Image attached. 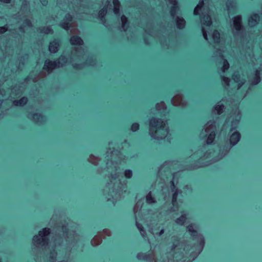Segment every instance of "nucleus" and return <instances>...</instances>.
Returning a JSON list of instances; mask_svg holds the SVG:
<instances>
[{
  "label": "nucleus",
  "mask_w": 262,
  "mask_h": 262,
  "mask_svg": "<svg viewBox=\"0 0 262 262\" xmlns=\"http://www.w3.org/2000/svg\"><path fill=\"white\" fill-rule=\"evenodd\" d=\"M111 235V232L110 230L105 229L102 232H99L97 235L94 236L91 241V244L93 246H98L101 243L102 238H104L105 236H110Z\"/></svg>",
  "instance_id": "39448f33"
},
{
  "label": "nucleus",
  "mask_w": 262,
  "mask_h": 262,
  "mask_svg": "<svg viewBox=\"0 0 262 262\" xmlns=\"http://www.w3.org/2000/svg\"><path fill=\"white\" fill-rule=\"evenodd\" d=\"M163 101H161L160 102H157L155 104V108L157 109L160 108L161 107V106L163 104Z\"/></svg>",
  "instance_id": "09e8293b"
},
{
  "label": "nucleus",
  "mask_w": 262,
  "mask_h": 262,
  "mask_svg": "<svg viewBox=\"0 0 262 262\" xmlns=\"http://www.w3.org/2000/svg\"><path fill=\"white\" fill-rule=\"evenodd\" d=\"M51 233V230L45 228L40 231L38 235H35L33 238V245L37 248H46L48 246L49 239L48 236Z\"/></svg>",
  "instance_id": "f03ea898"
},
{
  "label": "nucleus",
  "mask_w": 262,
  "mask_h": 262,
  "mask_svg": "<svg viewBox=\"0 0 262 262\" xmlns=\"http://www.w3.org/2000/svg\"><path fill=\"white\" fill-rule=\"evenodd\" d=\"M173 245L171 248L172 251H174L177 249H181L184 245V243L180 241L177 236H173L172 237Z\"/></svg>",
  "instance_id": "ddd939ff"
},
{
  "label": "nucleus",
  "mask_w": 262,
  "mask_h": 262,
  "mask_svg": "<svg viewBox=\"0 0 262 262\" xmlns=\"http://www.w3.org/2000/svg\"><path fill=\"white\" fill-rule=\"evenodd\" d=\"M169 129L167 120L152 117L149 122V134L154 139L161 140L169 134Z\"/></svg>",
  "instance_id": "f257e3e1"
},
{
  "label": "nucleus",
  "mask_w": 262,
  "mask_h": 262,
  "mask_svg": "<svg viewBox=\"0 0 262 262\" xmlns=\"http://www.w3.org/2000/svg\"><path fill=\"white\" fill-rule=\"evenodd\" d=\"M197 227L194 224H191L187 227V231L190 233L193 239L196 240L199 244L201 250L203 249L205 245V239L203 236L199 233L196 230Z\"/></svg>",
  "instance_id": "20e7f679"
},
{
  "label": "nucleus",
  "mask_w": 262,
  "mask_h": 262,
  "mask_svg": "<svg viewBox=\"0 0 262 262\" xmlns=\"http://www.w3.org/2000/svg\"><path fill=\"white\" fill-rule=\"evenodd\" d=\"M241 134L237 131H234L230 136V142L232 145H234L237 143L241 139Z\"/></svg>",
  "instance_id": "f8f14e48"
},
{
  "label": "nucleus",
  "mask_w": 262,
  "mask_h": 262,
  "mask_svg": "<svg viewBox=\"0 0 262 262\" xmlns=\"http://www.w3.org/2000/svg\"><path fill=\"white\" fill-rule=\"evenodd\" d=\"M232 78L235 81H238L240 79V75L239 74L233 75Z\"/></svg>",
  "instance_id": "49530a36"
},
{
  "label": "nucleus",
  "mask_w": 262,
  "mask_h": 262,
  "mask_svg": "<svg viewBox=\"0 0 262 262\" xmlns=\"http://www.w3.org/2000/svg\"><path fill=\"white\" fill-rule=\"evenodd\" d=\"M202 32H203V36L205 38H207V32L204 29H203L202 30Z\"/></svg>",
  "instance_id": "5fc2aeb1"
},
{
  "label": "nucleus",
  "mask_w": 262,
  "mask_h": 262,
  "mask_svg": "<svg viewBox=\"0 0 262 262\" xmlns=\"http://www.w3.org/2000/svg\"><path fill=\"white\" fill-rule=\"evenodd\" d=\"M107 13V9L106 8H103L99 12V17L100 20L103 22L106 21L105 15Z\"/></svg>",
  "instance_id": "aec40b11"
},
{
  "label": "nucleus",
  "mask_w": 262,
  "mask_h": 262,
  "mask_svg": "<svg viewBox=\"0 0 262 262\" xmlns=\"http://www.w3.org/2000/svg\"><path fill=\"white\" fill-rule=\"evenodd\" d=\"M260 15L258 13H254L249 18L248 21L249 23L255 24L257 23V19H258Z\"/></svg>",
  "instance_id": "a878e982"
},
{
  "label": "nucleus",
  "mask_w": 262,
  "mask_h": 262,
  "mask_svg": "<svg viewBox=\"0 0 262 262\" xmlns=\"http://www.w3.org/2000/svg\"><path fill=\"white\" fill-rule=\"evenodd\" d=\"M182 191L180 190L177 189L172 195V203L173 206L177 204V197L179 193H182Z\"/></svg>",
  "instance_id": "4be33fe9"
},
{
  "label": "nucleus",
  "mask_w": 262,
  "mask_h": 262,
  "mask_svg": "<svg viewBox=\"0 0 262 262\" xmlns=\"http://www.w3.org/2000/svg\"><path fill=\"white\" fill-rule=\"evenodd\" d=\"M203 5V1H202L199 5H198L194 8L193 14L195 16H199L200 15L202 8Z\"/></svg>",
  "instance_id": "393cba45"
},
{
  "label": "nucleus",
  "mask_w": 262,
  "mask_h": 262,
  "mask_svg": "<svg viewBox=\"0 0 262 262\" xmlns=\"http://www.w3.org/2000/svg\"><path fill=\"white\" fill-rule=\"evenodd\" d=\"M120 10V7H114V12L115 14H117L119 13Z\"/></svg>",
  "instance_id": "8fccbe9b"
},
{
  "label": "nucleus",
  "mask_w": 262,
  "mask_h": 262,
  "mask_svg": "<svg viewBox=\"0 0 262 262\" xmlns=\"http://www.w3.org/2000/svg\"><path fill=\"white\" fill-rule=\"evenodd\" d=\"M19 29L21 32H23L24 31V27L22 26L19 27Z\"/></svg>",
  "instance_id": "bf43d9fd"
},
{
  "label": "nucleus",
  "mask_w": 262,
  "mask_h": 262,
  "mask_svg": "<svg viewBox=\"0 0 262 262\" xmlns=\"http://www.w3.org/2000/svg\"><path fill=\"white\" fill-rule=\"evenodd\" d=\"M0 115H6L4 113H0ZM8 115H23V114H18V113H13V114H9ZM23 115H46V114H43L42 113H29L27 114H23ZM48 115H58L55 113H49ZM66 115H73V114H66ZM74 115H86V114H75ZM90 115H136V114H91Z\"/></svg>",
  "instance_id": "0eeeda50"
},
{
  "label": "nucleus",
  "mask_w": 262,
  "mask_h": 262,
  "mask_svg": "<svg viewBox=\"0 0 262 262\" xmlns=\"http://www.w3.org/2000/svg\"><path fill=\"white\" fill-rule=\"evenodd\" d=\"M172 162H165L160 167V170H162L165 167H169L171 165H172Z\"/></svg>",
  "instance_id": "4c0bfd02"
},
{
  "label": "nucleus",
  "mask_w": 262,
  "mask_h": 262,
  "mask_svg": "<svg viewBox=\"0 0 262 262\" xmlns=\"http://www.w3.org/2000/svg\"><path fill=\"white\" fill-rule=\"evenodd\" d=\"M8 31V26L5 25L2 27H0V34H3Z\"/></svg>",
  "instance_id": "e433bc0d"
},
{
  "label": "nucleus",
  "mask_w": 262,
  "mask_h": 262,
  "mask_svg": "<svg viewBox=\"0 0 262 262\" xmlns=\"http://www.w3.org/2000/svg\"><path fill=\"white\" fill-rule=\"evenodd\" d=\"M28 99L26 96H23L19 99H15L13 101L12 104L16 107H23L27 104Z\"/></svg>",
  "instance_id": "9b49d317"
},
{
  "label": "nucleus",
  "mask_w": 262,
  "mask_h": 262,
  "mask_svg": "<svg viewBox=\"0 0 262 262\" xmlns=\"http://www.w3.org/2000/svg\"><path fill=\"white\" fill-rule=\"evenodd\" d=\"M59 41L58 39H54L50 43L49 50L51 53H56L58 50Z\"/></svg>",
  "instance_id": "2eb2a0df"
},
{
  "label": "nucleus",
  "mask_w": 262,
  "mask_h": 262,
  "mask_svg": "<svg viewBox=\"0 0 262 262\" xmlns=\"http://www.w3.org/2000/svg\"><path fill=\"white\" fill-rule=\"evenodd\" d=\"M31 79H32V76H30V75H28V76H27V77L25 78V81H29V80H30Z\"/></svg>",
  "instance_id": "6e6d98bb"
},
{
  "label": "nucleus",
  "mask_w": 262,
  "mask_h": 262,
  "mask_svg": "<svg viewBox=\"0 0 262 262\" xmlns=\"http://www.w3.org/2000/svg\"><path fill=\"white\" fill-rule=\"evenodd\" d=\"M229 150H230V148H228V149H226V152L225 153L224 155H226L228 152Z\"/></svg>",
  "instance_id": "680f3d73"
},
{
  "label": "nucleus",
  "mask_w": 262,
  "mask_h": 262,
  "mask_svg": "<svg viewBox=\"0 0 262 262\" xmlns=\"http://www.w3.org/2000/svg\"><path fill=\"white\" fill-rule=\"evenodd\" d=\"M171 184H172L173 186H174V182H173V181H171Z\"/></svg>",
  "instance_id": "e2e57ef3"
},
{
  "label": "nucleus",
  "mask_w": 262,
  "mask_h": 262,
  "mask_svg": "<svg viewBox=\"0 0 262 262\" xmlns=\"http://www.w3.org/2000/svg\"><path fill=\"white\" fill-rule=\"evenodd\" d=\"M229 63L228 60L226 59H224L223 60V70L225 71V70H228L229 68Z\"/></svg>",
  "instance_id": "473e14b6"
},
{
  "label": "nucleus",
  "mask_w": 262,
  "mask_h": 262,
  "mask_svg": "<svg viewBox=\"0 0 262 262\" xmlns=\"http://www.w3.org/2000/svg\"><path fill=\"white\" fill-rule=\"evenodd\" d=\"M32 117L31 119L34 120L36 124H40L45 120L46 116H30Z\"/></svg>",
  "instance_id": "a211bd4d"
},
{
  "label": "nucleus",
  "mask_w": 262,
  "mask_h": 262,
  "mask_svg": "<svg viewBox=\"0 0 262 262\" xmlns=\"http://www.w3.org/2000/svg\"><path fill=\"white\" fill-rule=\"evenodd\" d=\"M213 37L215 40H216V41L219 40L220 39V32L217 30L214 31L213 32Z\"/></svg>",
  "instance_id": "72a5a7b5"
},
{
  "label": "nucleus",
  "mask_w": 262,
  "mask_h": 262,
  "mask_svg": "<svg viewBox=\"0 0 262 262\" xmlns=\"http://www.w3.org/2000/svg\"><path fill=\"white\" fill-rule=\"evenodd\" d=\"M119 174L118 173H115L114 175L111 174L110 180L111 183H114L115 185V181L118 180L120 181L119 179Z\"/></svg>",
  "instance_id": "7c9ffc66"
},
{
  "label": "nucleus",
  "mask_w": 262,
  "mask_h": 262,
  "mask_svg": "<svg viewBox=\"0 0 262 262\" xmlns=\"http://www.w3.org/2000/svg\"><path fill=\"white\" fill-rule=\"evenodd\" d=\"M138 208H139V206H138V203H137L135 205L134 208V211L135 213H136L138 211Z\"/></svg>",
  "instance_id": "3c124183"
},
{
  "label": "nucleus",
  "mask_w": 262,
  "mask_h": 262,
  "mask_svg": "<svg viewBox=\"0 0 262 262\" xmlns=\"http://www.w3.org/2000/svg\"><path fill=\"white\" fill-rule=\"evenodd\" d=\"M234 27L237 32H241L244 30L242 24V18L241 15H237L233 18Z\"/></svg>",
  "instance_id": "9d476101"
},
{
  "label": "nucleus",
  "mask_w": 262,
  "mask_h": 262,
  "mask_svg": "<svg viewBox=\"0 0 262 262\" xmlns=\"http://www.w3.org/2000/svg\"><path fill=\"white\" fill-rule=\"evenodd\" d=\"M136 224L137 227L139 230L142 236L143 237H145L146 234V233L145 230L144 229V228L142 226V225L141 224H140V223H138L137 222H136Z\"/></svg>",
  "instance_id": "cd10ccee"
},
{
  "label": "nucleus",
  "mask_w": 262,
  "mask_h": 262,
  "mask_svg": "<svg viewBox=\"0 0 262 262\" xmlns=\"http://www.w3.org/2000/svg\"><path fill=\"white\" fill-rule=\"evenodd\" d=\"M67 227L68 225L67 224L62 225L61 227V231L63 232L62 236L66 239L70 237Z\"/></svg>",
  "instance_id": "b1692460"
},
{
  "label": "nucleus",
  "mask_w": 262,
  "mask_h": 262,
  "mask_svg": "<svg viewBox=\"0 0 262 262\" xmlns=\"http://www.w3.org/2000/svg\"><path fill=\"white\" fill-rule=\"evenodd\" d=\"M60 59L64 62H66L67 60V58H66V57L65 56H63V55H61L60 56Z\"/></svg>",
  "instance_id": "603ef678"
},
{
  "label": "nucleus",
  "mask_w": 262,
  "mask_h": 262,
  "mask_svg": "<svg viewBox=\"0 0 262 262\" xmlns=\"http://www.w3.org/2000/svg\"><path fill=\"white\" fill-rule=\"evenodd\" d=\"M88 160L90 163L93 164L95 165H98L100 159L92 155L90 156Z\"/></svg>",
  "instance_id": "bb28decb"
},
{
  "label": "nucleus",
  "mask_w": 262,
  "mask_h": 262,
  "mask_svg": "<svg viewBox=\"0 0 262 262\" xmlns=\"http://www.w3.org/2000/svg\"><path fill=\"white\" fill-rule=\"evenodd\" d=\"M214 109L216 111L217 115H226V114H223V110L224 109V105L221 102L218 101L213 106ZM228 115H243L241 113H238L237 114H229ZM244 115H262V114H245Z\"/></svg>",
  "instance_id": "6e6552de"
},
{
  "label": "nucleus",
  "mask_w": 262,
  "mask_h": 262,
  "mask_svg": "<svg viewBox=\"0 0 262 262\" xmlns=\"http://www.w3.org/2000/svg\"><path fill=\"white\" fill-rule=\"evenodd\" d=\"M203 166L202 165H193V166H189L188 167H187L186 168H185V169L186 170H193V169H197L199 167H202Z\"/></svg>",
  "instance_id": "a19ab883"
},
{
  "label": "nucleus",
  "mask_w": 262,
  "mask_h": 262,
  "mask_svg": "<svg viewBox=\"0 0 262 262\" xmlns=\"http://www.w3.org/2000/svg\"><path fill=\"white\" fill-rule=\"evenodd\" d=\"M59 26L65 30H69L70 28V24L67 21H63L60 23Z\"/></svg>",
  "instance_id": "c756f323"
},
{
  "label": "nucleus",
  "mask_w": 262,
  "mask_h": 262,
  "mask_svg": "<svg viewBox=\"0 0 262 262\" xmlns=\"http://www.w3.org/2000/svg\"><path fill=\"white\" fill-rule=\"evenodd\" d=\"M216 127L214 121H209L205 125L204 134L207 137L206 143L210 144L213 143L216 136Z\"/></svg>",
  "instance_id": "7ed1b4c3"
},
{
  "label": "nucleus",
  "mask_w": 262,
  "mask_h": 262,
  "mask_svg": "<svg viewBox=\"0 0 262 262\" xmlns=\"http://www.w3.org/2000/svg\"><path fill=\"white\" fill-rule=\"evenodd\" d=\"M132 176H133V173H132V170H129V169L125 170V171H124V176L126 178H127V179L131 178Z\"/></svg>",
  "instance_id": "f704fd0d"
},
{
  "label": "nucleus",
  "mask_w": 262,
  "mask_h": 262,
  "mask_svg": "<svg viewBox=\"0 0 262 262\" xmlns=\"http://www.w3.org/2000/svg\"><path fill=\"white\" fill-rule=\"evenodd\" d=\"M146 202L148 204H151L156 202V200L154 196H152L151 191L149 192L146 196Z\"/></svg>",
  "instance_id": "6ab92c4d"
},
{
  "label": "nucleus",
  "mask_w": 262,
  "mask_h": 262,
  "mask_svg": "<svg viewBox=\"0 0 262 262\" xmlns=\"http://www.w3.org/2000/svg\"><path fill=\"white\" fill-rule=\"evenodd\" d=\"M72 16L70 14H68L65 16L64 17V21H67V22H69L70 24L72 21Z\"/></svg>",
  "instance_id": "58836bf2"
},
{
  "label": "nucleus",
  "mask_w": 262,
  "mask_h": 262,
  "mask_svg": "<svg viewBox=\"0 0 262 262\" xmlns=\"http://www.w3.org/2000/svg\"><path fill=\"white\" fill-rule=\"evenodd\" d=\"M164 229H161V231L159 232V235H162L164 233Z\"/></svg>",
  "instance_id": "13d9d810"
},
{
  "label": "nucleus",
  "mask_w": 262,
  "mask_h": 262,
  "mask_svg": "<svg viewBox=\"0 0 262 262\" xmlns=\"http://www.w3.org/2000/svg\"><path fill=\"white\" fill-rule=\"evenodd\" d=\"M24 24L25 25V26L31 27L32 26V23L31 20L29 19H26L24 20Z\"/></svg>",
  "instance_id": "79ce46f5"
},
{
  "label": "nucleus",
  "mask_w": 262,
  "mask_h": 262,
  "mask_svg": "<svg viewBox=\"0 0 262 262\" xmlns=\"http://www.w3.org/2000/svg\"><path fill=\"white\" fill-rule=\"evenodd\" d=\"M176 26L180 30H183L186 26V21L182 17H177L176 18Z\"/></svg>",
  "instance_id": "dca6fc26"
},
{
  "label": "nucleus",
  "mask_w": 262,
  "mask_h": 262,
  "mask_svg": "<svg viewBox=\"0 0 262 262\" xmlns=\"http://www.w3.org/2000/svg\"><path fill=\"white\" fill-rule=\"evenodd\" d=\"M74 69L76 70H80L82 68V64H77L75 63L73 65Z\"/></svg>",
  "instance_id": "a18cd8bd"
},
{
  "label": "nucleus",
  "mask_w": 262,
  "mask_h": 262,
  "mask_svg": "<svg viewBox=\"0 0 262 262\" xmlns=\"http://www.w3.org/2000/svg\"><path fill=\"white\" fill-rule=\"evenodd\" d=\"M89 61L90 62H93V58H89Z\"/></svg>",
  "instance_id": "052dcab7"
},
{
  "label": "nucleus",
  "mask_w": 262,
  "mask_h": 262,
  "mask_svg": "<svg viewBox=\"0 0 262 262\" xmlns=\"http://www.w3.org/2000/svg\"><path fill=\"white\" fill-rule=\"evenodd\" d=\"M222 79L226 84H228L229 82V79L228 77L223 76H222Z\"/></svg>",
  "instance_id": "de8ad7c7"
},
{
  "label": "nucleus",
  "mask_w": 262,
  "mask_h": 262,
  "mask_svg": "<svg viewBox=\"0 0 262 262\" xmlns=\"http://www.w3.org/2000/svg\"><path fill=\"white\" fill-rule=\"evenodd\" d=\"M113 4L114 7H120V3L119 0H113Z\"/></svg>",
  "instance_id": "c03bdc74"
},
{
  "label": "nucleus",
  "mask_w": 262,
  "mask_h": 262,
  "mask_svg": "<svg viewBox=\"0 0 262 262\" xmlns=\"http://www.w3.org/2000/svg\"><path fill=\"white\" fill-rule=\"evenodd\" d=\"M171 15H173L174 12H175V9H174V7H172L171 9Z\"/></svg>",
  "instance_id": "4d7b16f0"
},
{
  "label": "nucleus",
  "mask_w": 262,
  "mask_h": 262,
  "mask_svg": "<svg viewBox=\"0 0 262 262\" xmlns=\"http://www.w3.org/2000/svg\"><path fill=\"white\" fill-rule=\"evenodd\" d=\"M206 25L207 27H210L212 25V21L209 16H206Z\"/></svg>",
  "instance_id": "ea45409f"
},
{
  "label": "nucleus",
  "mask_w": 262,
  "mask_h": 262,
  "mask_svg": "<svg viewBox=\"0 0 262 262\" xmlns=\"http://www.w3.org/2000/svg\"><path fill=\"white\" fill-rule=\"evenodd\" d=\"M261 80L260 72L259 71L257 70L255 72L254 76L252 78V83L254 85H257L261 81Z\"/></svg>",
  "instance_id": "f3484780"
},
{
  "label": "nucleus",
  "mask_w": 262,
  "mask_h": 262,
  "mask_svg": "<svg viewBox=\"0 0 262 262\" xmlns=\"http://www.w3.org/2000/svg\"><path fill=\"white\" fill-rule=\"evenodd\" d=\"M137 257L140 260H145L149 262H157L155 258V255L153 251H151L149 254H145L143 253H139L137 254Z\"/></svg>",
  "instance_id": "1a4fd4ad"
},
{
  "label": "nucleus",
  "mask_w": 262,
  "mask_h": 262,
  "mask_svg": "<svg viewBox=\"0 0 262 262\" xmlns=\"http://www.w3.org/2000/svg\"><path fill=\"white\" fill-rule=\"evenodd\" d=\"M57 255V252L55 250L51 251L50 254V262H56Z\"/></svg>",
  "instance_id": "c85d7f7f"
},
{
  "label": "nucleus",
  "mask_w": 262,
  "mask_h": 262,
  "mask_svg": "<svg viewBox=\"0 0 262 262\" xmlns=\"http://www.w3.org/2000/svg\"><path fill=\"white\" fill-rule=\"evenodd\" d=\"M139 128V124L138 123H134L131 126V130L136 132Z\"/></svg>",
  "instance_id": "c9c22d12"
},
{
  "label": "nucleus",
  "mask_w": 262,
  "mask_h": 262,
  "mask_svg": "<svg viewBox=\"0 0 262 262\" xmlns=\"http://www.w3.org/2000/svg\"><path fill=\"white\" fill-rule=\"evenodd\" d=\"M238 122H232V128H231L230 132L231 133L233 130L235 129L237 127V125L238 124Z\"/></svg>",
  "instance_id": "37998d69"
},
{
  "label": "nucleus",
  "mask_w": 262,
  "mask_h": 262,
  "mask_svg": "<svg viewBox=\"0 0 262 262\" xmlns=\"http://www.w3.org/2000/svg\"><path fill=\"white\" fill-rule=\"evenodd\" d=\"M70 43L73 46H81L83 44L82 39L78 35H73L71 37Z\"/></svg>",
  "instance_id": "4468645a"
},
{
  "label": "nucleus",
  "mask_w": 262,
  "mask_h": 262,
  "mask_svg": "<svg viewBox=\"0 0 262 262\" xmlns=\"http://www.w3.org/2000/svg\"><path fill=\"white\" fill-rule=\"evenodd\" d=\"M146 40V39L145 38H144V41L145 42Z\"/></svg>",
  "instance_id": "69168bd1"
},
{
  "label": "nucleus",
  "mask_w": 262,
  "mask_h": 262,
  "mask_svg": "<svg viewBox=\"0 0 262 262\" xmlns=\"http://www.w3.org/2000/svg\"><path fill=\"white\" fill-rule=\"evenodd\" d=\"M111 154L113 155V152H111ZM111 156H112V155H111Z\"/></svg>",
  "instance_id": "0e129e2a"
},
{
  "label": "nucleus",
  "mask_w": 262,
  "mask_h": 262,
  "mask_svg": "<svg viewBox=\"0 0 262 262\" xmlns=\"http://www.w3.org/2000/svg\"><path fill=\"white\" fill-rule=\"evenodd\" d=\"M60 62L58 59L55 61H51L47 60L45 61L43 69L48 72H51L53 69L56 67L60 66Z\"/></svg>",
  "instance_id": "423d86ee"
},
{
  "label": "nucleus",
  "mask_w": 262,
  "mask_h": 262,
  "mask_svg": "<svg viewBox=\"0 0 262 262\" xmlns=\"http://www.w3.org/2000/svg\"><path fill=\"white\" fill-rule=\"evenodd\" d=\"M11 0H0V2L5 3V4H10L11 3Z\"/></svg>",
  "instance_id": "864d4df0"
},
{
  "label": "nucleus",
  "mask_w": 262,
  "mask_h": 262,
  "mask_svg": "<svg viewBox=\"0 0 262 262\" xmlns=\"http://www.w3.org/2000/svg\"><path fill=\"white\" fill-rule=\"evenodd\" d=\"M187 217L185 214H182L180 217L177 219L176 223L180 225H183L186 221Z\"/></svg>",
  "instance_id": "5701e85b"
},
{
  "label": "nucleus",
  "mask_w": 262,
  "mask_h": 262,
  "mask_svg": "<svg viewBox=\"0 0 262 262\" xmlns=\"http://www.w3.org/2000/svg\"><path fill=\"white\" fill-rule=\"evenodd\" d=\"M121 19L123 28L125 29H128L129 27V23L127 17L124 15H123L121 17Z\"/></svg>",
  "instance_id": "412c9836"
},
{
  "label": "nucleus",
  "mask_w": 262,
  "mask_h": 262,
  "mask_svg": "<svg viewBox=\"0 0 262 262\" xmlns=\"http://www.w3.org/2000/svg\"><path fill=\"white\" fill-rule=\"evenodd\" d=\"M40 32L41 33H43L46 34H48L49 33H52L53 32V30L49 27H44L40 30Z\"/></svg>",
  "instance_id": "2f4dec72"
}]
</instances>
